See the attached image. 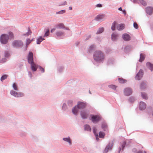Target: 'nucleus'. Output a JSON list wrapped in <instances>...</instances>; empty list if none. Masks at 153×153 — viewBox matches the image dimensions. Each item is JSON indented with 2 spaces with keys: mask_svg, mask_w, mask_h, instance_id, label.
<instances>
[{
  "mask_svg": "<svg viewBox=\"0 0 153 153\" xmlns=\"http://www.w3.org/2000/svg\"><path fill=\"white\" fill-rule=\"evenodd\" d=\"M97 131V129L95 127H94L93 128V131L94 133V134L96 136V139L97 140V139H98V135L97 133H96Z\"/></svg>",
  "mask_w": 153,
  "mask_h": 153,
  "instance_id": "24",
  "label": "nucleus"
},
{
  "mask_svg": "<svg viewBox=\"0 0 153 153\" xmlns=\"http://www.w3.org/2000/svg\"><path fill=\"white\" fill-rule=\"evenodd\" d=\"M31 30H30V29H29L28 30V32L26 34V35H27V36H28L29 35H30L31 34Z\"/></svg>",
  "mask_w": 153,
  "mask_h": 153,
  "instance_id": "45",
  "label": "nucleus"
},
{
  "mask_svg": "<svg viewBox=\"0 0 153 153\" xmlns=\"http://www.w3.org/2000/svg\"><path fill=\"white\" fill-rule=\"evenodd\" d=\"M118 10H119L120 11H122L123 10L121 8V7H120L118 9Z\"/></svg>",
  "mask_w": 153,
  "mask_h": 153,
  "instance_id": "54",
  "label": "nucleus"
},
{
  "mask_svg": "<svg viewBox=\"0 0 153 153\" xmlns=\"http://www.w3.org/2000/svg\"><path fill=\"white\" fill-rule=\"evenodd\" d=\"M101 119V117L97 115H91V120L93 123H97Z\"/></svg>",
  "mask_w": 153,
  "mask_h": 153,
  "instance_id": "5",
  "label": "nucleus"
},
{
  "mask_svg": "<svg viewBox=\"0 0 153 153\" xmlns=\"http://www.w3.org/2000/svg\"><path fill=\"white\" fill-rule=\"evenodd\" d=\"M66 4H67L66 2V1H65L62 4H61V5H66Z\"/></svg>",
  "mask_w": 153,
  "mask_h": 153,
  "instance_id": "50",
  "label": "nucleus"
},
{
  "mask_svg": "<svg viewBox=\"0 0 153 153\" xmlns=\"http://www.w3.org/2000/svg\"><path fill=\"white\" fill-rule=\"evenodd\" d=\"M118 37L117 34L116 33H113L111 35V39L113 41L115 40Z\"/></svg>",
  "mask_w": 153,
  "mask_h": 153,
  "instance_id": "16",
  "label": "nucleus"
},
{
  "mask_svg": "<svg viewBox=\"0 0 153 153\" xmlns=\"http://www.w3.org/2000/svg\"><path fill=\"white\" fill-rule=\"evenodd\" d=\"M8 75H5L2 76L1 78V80L2 81L6 79L7 76Z\"/></svg>",
  "mask_w": 153,
  "mask_h": 153,
  "instance_id": "34",
  "label": "nucleus"
},
{
  "mask_svg": "<svg viewBox=\"0 0 153 153\" xmlns=\"http://www.w3.org/2000/svg\"><path fill=\"white\" fill-rule=\"evenodd\" d=\"M88 39H89L88 38L87 39V40Z\"/></svg>",
  "mask_w": 153,
  "mask_h": 153,
  "instance_id": "59",
  "label": "nucleus"
},
{
  "mask_svg": "<svg viewBox=\"0 0 153 153\" xmlns=\"http://www.w3.org/2000/svg\"><path fill=\"white\" fill-rule=\"evenodd\" d=\"M55 30V28H53L52 29H51V33H52L53 32H54Z\"/></svg>",
  "mask_w": 153,
  "mask_h": 153,
  "instance_id": "52",
  "label": "nucleus"
},
{
  "mask_svg": "<svg viewBox=\"0 0 153 153\" xmlns=\"http://www.w3.org/2000/svg\"><path fill=\"white\" fill-rule=\"evenodd\" d=\"M65 10H62L60 11H59L58 12H56V13L57 14H63V13H65Z\"/></svg>",
  "mask_w": 153,
  "mask_h": 153,
  "instance_id": "39",
  "label": "nucleus"
},
{
  "mask_svg": "<svg viewBox=\"0 0 153 153\" xmlns=\"http://www.w3.org/2000/svg\"><path fill=\"white\" fill-rule=\"evenodd\" d=\"M9 38H12L13 37V34L12 33L10 32L9 33Z\"/></svg>",
  "mask_w": 153,
  "mask_h": 153,
  "instance_id": "43",
  "label": "nucleus"
},
{
  "mask_svg": "<svg viewBox=\"0 0 153 153\" xmlns=\"http://www.w3.org/2000/svg\"><path fill=\"white\" fill-rule=\"evenodd\" d=\"M113 145V144L112 145H111V146L110 144L108 145L104 151V153H107L109 149L110 150L111 149V148Z\"/></svg>",
  "mask_w": 153,
  "mask_h": 153,
  "instance_id": "15",
  "label": "nucleus"
},
{
  "mask_svg": "<svg viewBox=\"0 0 153 153\" xmlns=\"http://www.w3.org/2000/svg\"><path fill=\"white\" fill-rule=\"evenodd\" d=\"M9 37L7 35L3 34L1 36L0 41L1 43L3 44H6L7 42Z\"/></svg>",
  "mask_w": 153,
  "mask_h": 153,
  "instance_id": "3",
  "label": "nucleus"
},
{
  "mask_svg": "<svg viewBox=\"0 0 153 153\" xmlns=\"http://www.w3.org/2000/svg\"><path fill=\"white\" fill-rule=\"evenodd\" d=\"M89 93H90V94H91V92L90 91H89Z\"/></svg>",
  "mask_w": 153,
  "mask_h": 153,
  "instance_id": "57",
  "label": "nucleus"
},
{
  "mask_svg": "<svg viewBox=\"0 0 153 153\" xmlns=\"http://www.w3.org/2000/svg\"><path fill=\"white\" fill-rule=\"evenodd\" d=\"M99 135L100 138H103L104 137L105 134L102 132H100L99 133Z\"/></svg>",
  "mask_w": 153,
  "mask_h": 153,
  "instance_id": "32",
  "label": "nucleus"
},
{
  "mask_svg": "<svg viewBox=\"0 0 153 153\" xmlns=\"http://www.w3.org/2000/svg\"><path fill=\"white\" fill-rule=\"evenodd\" d=\"M125 25L123 24H120L118 25L117 27V29L119 30H121L124 29Z\"/></svg>",
  "mask_w": 153,
  "mask_h": 153,
  "instance_id": "13",
  "label": "nucleus"
},
{
  "mask_svg": "<svg viewBox=\"0 0 153 153\" xmlns=\"http://www.w3.org/2000/svg\"><path fill=\"white\" fill-rule=\"evenodd\" d=\"M146 65L148 67L150 70L152 71L153 70V65L151 64L149 62H147L146 63Z\"/></svg>",
  "mask_w": 153,
  "mask_h": 153,
  "instance_id": "17",
  "label": "nucleus"
},
{
  "mask_svg": "<svg viewBox=\"0 0 153 153\" xmlns=\"http://www.w3.org/2000/svg\"><path fill=\"white\" fill-rule=\"evenodd\" d=\"M133 100H134V99H133V98L132 97V98H130L129 99V101L131 102H133Z\"/></svg>",
  "mask_w": 153,
  "mask_h": 153,
  "instance_id": "48",
  "label": "nucleus"
},
{
  "mask_svg": "<svg viewBox=\"0 0 153 153\" xmlns=\"http://www.w3.org/2000/svg\"><path fill=\"white\" fill-rule=\"evenodd\" d=\"M141 97L144 99L146 100L148 99L147 95L145 93H141Z\"/></svg>",
  "mask_w": 153,
  "mask_h": 153,
  "instance_id": "25",
  "label": "nucleus"
},
{
  "mask_svg": "<svg viewBox=\"0 0 153 153\" xmlns=\"http://www.w3.org/2000/svg\"><path fill=\"white\" fill-rule=\"evenodd\" d=\"M122 38L124 40L126 41L129 40L130 39V36L127 33L123 34Z\"/></svg>",
  "mask_w": 153,
  "mask_h": 153,
  "instance_id": "10",
  "label": "nucleus"
},
{
  "mask_svg": "<svg viewBox=\"0 0 153 153\" xmlns=\"http://www.w3.org/2000/svg\"><path fill=\"white\" fill-rule=\"evenodd\" d=\"M116 24V23L115 22H114L112 25L111 28L113 30H114L115 29V26Z\"/></svg>",
  "mask_w": 153,
  "mask_h": 153,
  "instance_id": "37",
  "label": "nucleus"
},
{
  "mask_svg": "<svg viewBox=\"0 0 153 153\" xmlns=\"http://www.w3.org/2000/svg\"><path fill=\"white\" fill-rule=\"evenodd\" d=\"M81 115L83 119L86 118L88 116V114H87V113L85 112H81Z\"/></svg>",
  "mask_w": 153,
  "mask_h": 153,
  "instance_id": "18",
  "label": "nucleus"
},
{
  "mask_svg": "<svg viewBox=\"0 0 153 153\" xmlns=\"http://www.w3.org/2000/svg\"><path fill=\"white\" fill-rule=\"evenodd\" d=\"M140 2L144 6H146V2L143 0H140Z\"/></svg>",
  "mask_w": 153,
  "mask_h": 153,
  "instance_id": "41",
  "label": "nucleus"
},
{
  "mask_svg": "<svg viewBox=\"0 0 153 153\" xmlns=\"http://www.w3.org/2000/svg\"><path fill=\"white\" fill-rule=\"evenodd\" d=\"M94 59L97 61H102L105 58L104 54L100 51H96L94 55Z\"/></svg>",
  "mask_w": 153,
  "mask_h": 153,
  "instance_id": "1",
  "label": "nucleus"
},
{
  "mask_svg": "<svg viewBox=\"0 0 153 153\" xmlns=\"http://www.w3.org/2000/svg\"><path fill=\"white\" fill-rule=\"evenodd\" d=\"M102 127L104 131L106 130L107 129V125L105 124H103L102 126Z\"/></svg>",
  "mask_w": 153,
  "mask_h": 153,
  "instance_id": "38",
  "label": "nucleus"
},
{
  "mask_svg": "<svg viewBox=\"0 0 153 153\" xmlns=\"http://www.w3.org/2000/svg\"><path fill=\"white\" fill-rule=\"evenodd\" d=\"M63 140L65 141L68 142L69 144H71V140L69 137L63 138Z\"/></svg>",
  "mask_w": 153,
  "mask_h": 153,
  "instance_id": "26",
  "label": "nucleus"
},
{
  "mask_svg": "<svg viewBox=\"0 0 153 153\" xmlns=\"http://www.w3.org/2000/svg\"><path fill=\"white\" fill-rule=\"evenodd\" d=\"M138 27V26L137 24L136 23L134 22V28L137 29Z\"/></svg>",
  "mask_w": 153,
  "mask_h": 153,
  "instance_id": "47",
  "label": "nucleus"
},
{
  "mask_svg": "<svg viewBox=\"0 0 153 153\" xmlns=\"http://www.w3.org/2000/svg\"><path fill=\"white\" fill-rule=\"evenodd\" d=\"M30 74L31 75V73H30Z\"/></svg>",
  "mask_w": 153,
  "mask_h": 153,
  "instance_id": "61",
  "label": "nucleus"
},
{
  "mask_svg": "<svg viewBox=\"0 0 153 153\" xmlns=\"http://www.w3.org/2000/svg\"><path fill=\"white\" fill-rule=\"evenodd\" d=\"M106 16L105 14H99L95 18V20L97 21H101L102 20L105 18Z\"/></svg>",
  "mask_w": 153,
  "mask_h": 153,
  "instance_id": "6",
  "label": "nucleus"
},
{
  "mask_svg": "<svg viewBox=\"0 0 153 153\" xmlns=\"http://www.w3.org/2000/svg\"><path fill=\"white\" fill-rule=\"evenodd\" d=\"M88 38H90L91 37V35H89L88 36Z\"/></svg>",
  "mask_w": 153,
  "mask_h": 153,
  "instance_id": "56",
  "label": "nucleus"
},
{
  "mask_svg": "<svg viewBox=\"0 0 153 153\" xmlns=\"http://www.w3.org/2000/svg\"><path fill=\"white\" fill-rule=\"evenodd\" d=\"M143 72L142 70H140L137 74L135 76V78L138 80H139L143 77Z\"/></svg>",
  "mask_w": 153,
  "mask_h": 153,
  "instance_id": "8",
  "label": "nucleus"
},
{
  "mask_svg": "<svg viewBox=\"0 0 153 153\" xmlns=\"http://www.w3.org/2000/svg\"><path fill=\"white\" fill-rule=\"evenodd\" d=\"M45 40L44 39L42 38V36H40L37 39V43L38 44H39L43 40Z\"/></svg>",
  "mask_w": 153,
  "mask_h": 153,
  "instance_id": "21",
  "label": "nucleus"
},
{
  "mask_svg": "<svg viewBox=\"0 0 153 153\" xmlns=\"http://www.w3.org/2000/svg\"><path fill=\"white\" fill-rule=\"evenodd\" d=\"M24 96V94L21 92L17 93L16 96V97H23Z\"/></svg>",
  "mask_w": 153,
  "mask_h": 153,
  "instance_id": "31",
  "label": "nucleus"
},
{
  "mask_svg": "<svg viewBox=\"0 0 153 153\" xmlns=\"http://www.w3.org/2000/svg\"><path fill=\"white\" fill-rule=\"evenodd\" d=\"M33 41V39H32L31 40H30L29 39H28L27 40V42H26V45H28L31 41Z\"/></svg>",
  "mask_w": 153,
  "mask_h": 153,
  "instance_id": "42",
  "label": "nucleus"
},
{
  "mask_svg": "<svg viewBox=\"0 0 153 153\" xmlns=\"http://www.w3.org/2000/svg\"><path fill=\"white\" fill-rule=\"evenodd\" d=\"M49 34V29H48L44 35V37H47L48 36Z\"/></svg>",
  "mask_w": 153,
  "mask_h": 153,
  "instance_id": "35",
  "label": "nucleus"
},
{
  "mask_svg": "<svg viewBox=\"0 0 153 153\" xmlns=\"http://www.w3.org/2000/svg\"><path fill=\"white\" fill-rule=\"evenodd\" d=\"M118 80L119 82L121 83H124L127 82V80L126 79L120 78H118Z\"/></svg>",
  "mask_w": 153,
  "mask_h": 153,
  "instance_id": "20",
  "label": "nucleus"
},
{
  "mask_svg": "<svg viewBox=\"0 0 153 153\" xmlns=\"http://www.w3.org/2000/svg\"><path fill=\"white\" fill-rule=\"evenodd\" d=\"M17 93V92H16L13 90L11 91L10 92L11 95L13 96L16 97V96Z\"/></svg>",
  "mask_w": 153,
  "mask_h": 153,
  "instance_id": "30",
  "label": "nucleus"
},
{
  "mask_svg": "<svg viewBox=\"0 0 153 153\" xmlns=\"http://www.w3.org/2000/svg\"><path fill=\"white\" fill-rule=\"evenodd\" d=\"M56 28H64L65 27V26L64 24L63 23H60L58 24H57L56 25Z\"/></svg>",
  "mask_w": 153,
  "mask_h": 153,
  "instance_id": "22",
  "label": "nucleus"
},
{
  "mask_svg": "<svg viewBox=\"0 0 153 153\" xmlns=\"http://www.w3.org/2000/svg\"><path fill=\"white\" fill-rule=\"evenodd\" d=\"M97 7H102V5L101 4H99L97 5Z\"/></svg>",
  "mask_w": 153,
  "mask_h": 153,
  "instance_id": "49",
  "label": "nucleus"
},
{
  "mask_svg": "<svg viewBox=\"0 0 153 153\" xmlns=\"http://www.w3.org/2000/svg\"><path fill=\"white\" fill-rule=\"evenodd\" d=\"M146 104L144 102H140L139 107L140 109L141 110L145 109L146 107Z\"/></svg>",
  "mask_w": 153,
  "mask_h": 153,
  "instance_id": "11",
  "label": "nucleus"
},
{
  "mask_svg": "<svg viewBox=\"0 0 153 153\" xmlns=\"http://www.w3.org/2000/svg\"><path fill=\"white\" fill-rule=\"evenodd\" d=\"M109 88H110L114 90H116L117 86L115 85H111L108 86Z\"/></svg>",
  "mask_w": 153,
  "mask_h": 153,
  "instance_id": "27",
  "label": "nucleus"
},
{
  "mask_svg": "<svg viewBox=\"0 0 153 153\" xmlns=\"http://www.w3.org/2000/svg\"><path fill=\"white\" fill-rule=\"evenodd\" d=\"M69 9L70 10H71L72 9V7H69Z\"/></svg>",
  "mask_w": 153,
  "mask_h": 153,
  "instance_id": "55",
  "label": "nucleus"
},
{
  "mask_svg": "<svg viewBox=\"0 0 153 153\" xmlns=\"http://www.w3.org/2000/svg\"><path fill=\"white\" fill-rule=\"evenodd\" d=\"M88 39H89L88 38L87 39V40Z\"/></svg>",
  "mask_w": 153,
  "mask_h": 153,
  "instance_id": "60",
  "label": "nucleus"
},
{
  "mask_svg": "<svg viewBox=\"0 0 153 153\" xmlns=\"http://www.w3.org/2000/svg\"><path fill=\"white\" fill-rule=\"evenodd\" d=\"M146 87V84L143 82H142L141 83L140 85V88L142 89H145Z\"/></svg>",
  "mask_w": 153,
  "mask_h": 153,
  "instance_id": "29",
  "label": "nucleus"
},
{
  "mask_svg": "<svg viewBox=\"0 0 153 153\" xmlns=\"http://www.w3.org/2000/svg\"><path fill=\"white\" fill-rule=\"evenodd\" d=\"M88 39H89L88 38L87 39V40Z\"/></svg>",
  "mask_w": 153,
  "mask_h": 153,
  "instance_id": "58",
  "label": "nucleus"
},
{
  "mask_svg": "<svg viewBox=\"0 0 153 153\" xmlns=\"http://www.w3.org/2000/svg\"><path fill=\"white\" fill-rule=\"evenodd\" d=\"M31 65V69L33 71H36L37 68V65H36L34 62L30 63Z\"/></svg>",
  "mask_w": 153,
  "mask_h": 153,
  "instance_id": "12",
  "label": "nucleus"
},
{
  "mask_svg": "<svg viewBox=\"0 0 153 153\" xmlns=\"http://www.w3.org/2000/svg\"><path fill=\"white\" fill-rule=\"evenodd\" d=\"M132 92L131 89L128 88H125L124 91V94L125 95L128 96L131 94Z\"/></svg>",
  "mask_w": 153,
  "mask_h": 153,
  "instance_id": "9",
  "label": "nucleus"
},
{
  "mask_svg": "<svg viewBox=\"0 0 153 153\" xmlns=\"http://www.w3.org/2000/svg\"><path fill=\"white\" fill-rule=\"evenodd\" d=\"M136 153H146L145 151H138Z\"/></svg>",
  "mask_w": 153,
  "mask_h": 153,
  "instance_id": "46",
  "label": "nucleus"
},
{
  "mask_svg": "<svg viewBox=\"0 0 153 153\" xmlns=\"http://www.w3.org/2000/svg\"><path fill=\"white\" fill-rule=\"evenodd\" d=\"M146 12L148 14H151L153 12V8L152 7H149L146 8Z\"/></svg>",
  "mask_w": 153,
  "mask_h": 153,
  "instance_id": "14",
  "label": "nucleus"
},
{
  "mask_svg": "<svg viewBox=\"0 0 153 153\" xmlns=\"http://www.w3.org/2000/svg\"><path fill=\"white\" fill-rule=\"evenodd\" d=\"M145 57V56L144 54L143 53L140 54V59L139 60V61L140 62H142L144 60Z\"/></svg>",
  "mask_w": 153,
  "mask_h": 153,
  "instance_id": "19",
  "label": "nucleus"
},
{
  "mask_svg": "<svg viewBox=\"0 0 153 153\" xmlns=\"http://www.w3.org/2000/svg\"><path fill=\"white\" fill-rule=\"evenodd\" d=\"M104 31V28L103 27L100 28L98 30L97 32V34H99L101 33Z\"/></svg>",
  "mask_w": 153,
  "mask_h": 153,
  "instance_id": "28",
  "label": "nucleus"
},
{
  "mask_svg": "<svg viewBox=\"0 0 153 153\" xmlns=\"http://www.w3.org/2000/svg\"><path fill=\"white\" fill-rule=\"evenodd\" d=\"M13 89L15 90H18V87H17V85H16V83H14L13 84Z\"/></svg>",
  "mask_w": 153,
  "mask_h": 153,
  "instance_id": "36",
  "label": "nucleus"
},
{
  "mask_svg": "<svg viewBox=\"0 0 153 153\" xmlns=\"http://www.w3.org/2000/svg\"><path fill=\"white\" fill-rule=\"evenodd\" d=\"M86 104L82 102H79L77 107L75 106L72 109V112L74 114H76L78 111V109H82L85 107Z\"/></svg>",
  "mask_w": 153,
  "mask_h": 153,
  "instance_id": "2",
  "label": "nucleus"
},
{
  "mask_svg": "<svg viewBox=\"0 0 153 153\" xmlns=\"http://www.w3.org/2000/svg\"><path fill=\"white\" fill-rule=\"evenodd\" d=\"M63 33L61 31H58L56 33V35L58 36H60L62 35Z\"/></svg>",
  "mask_w": 153,
  "mask_h": 153,
  "instance_id": "33",
  "label": "nucleus"
},
{
  "mask_svg": "<svg viewBox=\"0 0 153 153\" xmlns=\"http://www.w3.org/2000/svg\"><path fill=\"white\" fill-rule=\"evenodd\" d=\"M12 45L14 47L19 48L23 46V43L21 41H15L13 43Z\"/></svg>",
  "mask_w": 153,
  "mask_h": 153,
  "instance_id": "4",
  "label": "nucleus"
},
{
  "mask_svg": "<svg viewBox=\"0 0 153 153\" xmlns=\"http://www.w3.org/2000/svg\"><path fill=\"white\" fill-rule=\"evenodd\" d=\"M84 129L85 130L90 131H91V128L90 127L89 125H87L85 126Z\"/></svg>",
  "mask_w": 153,
  "mask_h": 153,
  "instance_id": "23",
  "label": "nucleus"
},
{
  "mask_svg": "<svg viewBox=\"0 0 153 153\" xmlns=\"http://www.w3.org/2000/svg\"><path fill=\"white\" fill-rule=\"evenodd\" d=\"M122 11H123V13L125 15L126 14V12L125 10H123Z\"/></svg>",
  "mask_w": 153,
  "mask_h": 153,
  "instance_id": "53",
  "label": "nucleus"
},
{
  "mask_svg": "<svg viewBox=\"0 0 153 153\" xmlns=\"http://www.w3.org/2000/svg\"><path fill=\"white\" fill-rule=\"evenodd\" d=\"M28 62L30 64L33 62V54L32 52H29L27 57Z\"/></svg>",
  "mask_w": 153,
  "mask_h": 153,
  "instance_id": "7",
  "label": "nucleus"
},
{
  "mask_svg": "<svg viewBox=\"0 0 153 153\" xmlns=\"http://www.w3.org/2000/svg\"><path fill=\"white\" fill-rule=\"evenodd\" d=\"M94 45H91L89 48V52H91V51H92V50H93V49H94Z\"/></svg>",
  "mask_w": 153,
  "mask_h": 153,
  "instance_id": "40",
  "label": "nucleus"
},
{
  "mask_svg": "<svg viewBox=\"0 0 153 153\" xmlns=\"http://www.w3.org/2000/svg\"><path fill=\"white\" fill-rule=\"evenodd\" d=\"M39 68L40 69V71H42V72L43 73L44 72L45 70H44V68H43L41 66L39 67Z\"/></svg>",
  "mask_w": 153,
  "mask_h": 153,
  "instance_id": "44",
  "label": "nucleus"
},
{
  "mask_svg": "<svg viewBox=\"0 0 153 153\" xmlns=\"http://www.w3.org/2000/svg\"><path fill=\"white\" fill-rule=\"evenodd\" d=\"M126 144V143L125 142H124L123 144L122 145V148H123V149L124 148Z\"/></svg>",
  "mask_w": 153,
  "mask_h": 153,
  "instance_id": "51",
  "label": "nucleus"
}]
</instances>
